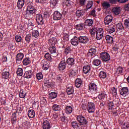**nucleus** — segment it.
<instances>
[{
    "instance_id": "obj_59",
    "label": "nucleus",
    "mask_w": 129,
    "mask_h": 129,
    "mask_svg": "<svg viewBox=\"0 0 129 129\" xmlns=\"http://www.w3.org/2000/svg\"><path fill=\"white\" fill-rule=\"evenodd\" d=\"M36 77L38 80H41V79H43V74L42 73H39L37 74Z\"/></svg>"
},
{
    "instance_id": "obj_35",
    "label": "nucleus",
    "mask_w": 129,
    "mask_h": 129,
    "mask_svg": "<svg viewBox=\"0 0 129 129\" xmlns=\"http://www.w3.org/2000/svg\"><path fill=\"white\" fill-rule=\"evenodd\" d=\"M44 86L46 87H51V83L49 81V79H45L43 81Z\"/></svg>"
},
{
    "instance_id": "obj_27",
    "label": "nucleus",
    "mask_w": 129,
    "mask_h": 129,
    "mask_svg": "<svg viewBox=\"0 0 129 129\" xmlns=\"http://www.w3.org/2000/svg\"><path fill=\"white\" fill-rule=\"evenodd\" d=\"M56 80L58 84H62L63 83V77L61 75H58L56 77Z\"/></svg>"
},
{
    "instance_id": "obj_60",
    "label": "nucleus",
    "mask_w": 129,
    "mask_h": 129,
    "mask_svg": "<svg viewBox=\"0 0 129 129\" xmlns=\"http://www.w3.org/2000/svg\"><path fill=\"white\" fill-rule=\"evenodd\" d=\"M124 25L126 26V28H127V29H129V18H127L125 19L124 21Z\"/></svg>"
},
{
    "instance_id": "obj_3",
    "label": "nucleus",
    "mask_w": 129,
    "mask_h": 129,
    "mask_svg": "<svg viewBox=\"0 0 129 129\" xmlns=\"http://www.w3.org/2000/svg\"><path fill=\"white\" fill-rule=\"evenodd\" d=\"M36 13V9L32 6H29L26 10V16L27 17H32V15Z\"/></svg>"
},
{
    "instance_id": "obj_18",
    "label": "nucleus",
    "mask_w": 129,
    "mask_h": 129,
    "mask_svg": "<svg viewBox=\"0 0 129 129\" xmlns=\"http://www.w3.org/2000/svg\"><path fill=\"white\" fill-rule=\"evenodd\" d=\"M24 58V53H19L17 54L16 56V62L20 64L23 58Z\"/></svg>"
},
{
    "instance_id": "obj_40",
    "label": "nucleus",
    "mask_w": 129,
    "mask_h": 129,
    "mask_svg": "<svg viewBox=\"0 0 129 129\" xmlns=\"http://www.w3.org/2000/svg\"><path fill=\"white\" fill-rule=\"evenodd\" d=\"M75 28L78 31H81L84 29V24H79L76 25Z\"/></svg>"
},
{
    "instance_id": "obj_44",
    "label": "nucleus",
    "mask_w": 129,
    "mask_h": 129,
    "mask_svg": "<svg viewBox=\"0 0 129 129\" xmlns=\"http://www.w3.org/2000/svg\"><path fill=\"white\" fill-rule=\"evenodd\" d=\"M77 74V70H75V69H71L70 70V76H75Z\"/></svg>"
},
{
    "instance_id": "obj_1",
    "label": "nucleus",
    "mask_w": 129,
    "mask_h": 129,
    "mask_svg": "<svg viewBox=\"0 0 129 129\" xmlns=\"http://www.w3.org/2000/svg\"><path fill=\"white\" fill-rule=\"evenodd\" d=\"M100 57L103 62H107L110 60V55L109 53L102 52L100 54Z\"/></svg>"
},
{
    "instance_id": "obj_6",
    "label": "nucleus",
    "mask_w": 129,
    "mask_h": 129,
    "mask_svg": "<svg viewBox=\"0 0 129 129\" xmlns=\"http://www.w3.org/2000/svg\"><path fill=\"white\" fill-rule=\"evenodd\" d=\"M105 29L109 34H112L115 32V26L113 25H106L105 26Z\"/></svg>"
},
{
    "instance_id": "obj_21",
    "label": "nucleus",
    "mask_w": 129,
    "mask_h": 129,
    "mask_svg": "<svg viewBox=\"0 0 129 129\" xmlns=\"http://www.w3.org/2000/svg\"><path fill=\"white\" fill-rule=\"evenodd\" d=\"M24 76L25 78H27L28 79L32 78V77H33V72L31 70L26 71L25 72Z\"/></svg>"
},
{
    "instance_id": "obj_2",
    "label": "nucleus",
    "mask_w": 129,
    "mask_h": 129,
    "mask_svg": "<svg viewBox=\"0 0 129 129\" xmlns=\"http://www.w3.org/2000/svg\"><path fill=\"white\" fill-rule=\"evenodd\" d=\"M89 89L92 94H96L97 93V86L93 83H91L89 85Z\"/></svg>"
},
{
    "instance_id": "obj_43",
    "label": "nucleus",
    "mask_w": 129,
    "mask_h": 129,
    "mask_svg": "<svg viewBox=\"0 0 129 129\" xmlns=\"http://www.w3.org/2000/svg\"><path fill=\"white\" fill-rule=\"evenodd\" d=\"M113 13H114V14L116 15V16H117L118 15H119L120 14V8H114L112 9Z\"/></svg>"
},
{
    "instance_id": "obj_15",
    "label": "nucleus",
    "mask_w": 129,
    "mask_h": 129,
    "mask_svg": "<svg viewBox=\"0 0 129 129\" xmlns=\"http://www.w3.org/2000/svg\"><path fill=\"white\" fill-rule=\"evenodd\" d=\"M62 19V15L60 12L58 11H55L53 14V20L55 21H59V20H61Z\"/></svg>"
},
{
    "instance_id": "obj_61",
    "label": "nucleus",
    "mask_w": 129,
    "mask_h": 129,
    "mask_svg": "<svg viewBox=\"0 0 129 129\" xmlns=\"http://www.w3.org/2000/svg\"><path fill=\"white\" fill-rule=\"evenodd\" d=\"M87 0H80L79 5L81 7H83V6L85 5V3Z\"/></svg>"
},
{
    "instance_id": "obj_51",
    "label": "nucleus",
    "mask_w": 129,
    "mask_h": 129,
    "mask_svg": "<svg viewBox=\"0 0 129 129\" xmlns=\"http://www.w3.org/2000/svg\"><path fill=\"white\" fill-rule=\"evenodd\" d=\"M97 30L98 29L95 27H93L92 29H91L90 30L91 35H92V36H94V35H95V33L97 32Z\"/></svg>"
},
{
    "instance_id": "obj_8",
    "label": "nucleus",
    "mask_w": 129,
    "mask_h": 129,
    "mask_svg": "<svg viewBox=\"0 0 129 129\" xmlns=\"http://www.w3.org/2000/svg\"><path fill=\"white\" fill-rule=\"evenodd\" d=\"M119 92L120 95L125 97L128 95V88L127 87H123L120 89Z\"/></svg>"
},
{
    "instance_id": "obj_30",
    "label": "nucleus",
    "mask_w": 129,
    "mask_h": 129,
    "mask_svg": "<svg viewBox=\"0 0 129 129\" xmlns=\"http://www.w3.org/2000/svg\"><path fill=\"white\" fill-rule=\"evenodd\" d=\"M71 52H72V49H71V47L69 46H66L64 51V54H65V55H68V54H70Z\"/></svg>"
},
{
    "instance_id": "obj_33",
    "label": "nucleus",
    "mask_w": 129,
    "mask_h": 129,
    "mask_svg": "<svg viewBox=\"0 0 129 129\" xmlns=\"http://www.w3.org/2000/svg\"><path fill=\"white\" fill-rule=\"evenodd\" d=\"M73 111V108L71 106H67L66 107V113L67 114H70L72 113Z\"/></svg>"
},
{
    "instance_id": "obj_57",
    "label": "nucleus",
    "mask_w": 129,
    "mask_h": 129,
    "mask_svg": "<svg viewBox=\"0 0 129 129\" xmlns=\"http://www.w3.org/2000/svg\"><path fill=\"white\" fill-rule=\"evenodd\" d=\"M32 36L35 38L39 37V31L38 30H33L32 32Z\"/></svg>"
},
{
    "instance_id": "obj_56",
    "label": "nucleus",
    "mask_w": 129,
    "mask_h": 129,
    "mask_svg": "<svg viewBox=\"0 0 129 129\" xmlns=\"http://www.w3.org/2000/svg\"><path fill=\"white\" fill-rule=\"evenodd\" d=\"M58 4V0H51L50 1V6L51 7H55Z\"/></svg>"
},
{
    "instance_id": "obj_26",
    "label": "nucleus",
    "mask_w": 129,
    "mask_h": 129,
    "mask_svg": "<svg viewBox=\"0 0 129 129\" xmlns=\"http://www.w3.org/2000/svg\"><path fill=\"white\" fill-rule=\"evenodd\" d=\"M28 116L30 118H34L36 114L35 111L33 109L28 110Z\"/></svg>"
},
{
    "instance_id": "obj_47",
    "label": "nucleus",
    "mask_w": 129,
    "mask_h": 129,
    "mask_svg": "<svg viewBox=\"0 0 129 129\" xmlns=\"http://www.w3.org/2000/svg\"><path fill=\"white\" fill-rule=\"evenodd\" d=\"M32 39V35L31 34H27L25 37V41L29 44L30 42H31V39Z\"/></svg>"
},
{
    "instance_id": "obj_63",
    "label": "nucleus",
    "mask_w": 129,
    "mask_h": 129,
    "mask_svg": "<svg viewBox=\"0 0 129 129\" xmlns=\"http://www.w3.org/2000/svg\"><path fill=\"white\" fill-rule=\"evenodd\" d=\"M15 40L17 42H21L22 41V37L20 35L15 36Z\"/></svg>"
},
{
    "instance_id": "obj_58",
    "label": "nucleus",
    "mask_w": 129,
    "mask_h": 129,
    "mask_svg": "<svg viewBox=\"0 0 129 129\" xmlns=\"http://www.w3.org/2000/svg\"><path fill=\"white\" fill-rule=\"evenodd\" d=\"M47 104V100L45 98H43L41 100V105H42V106H45Z\"/></svg>"
},
{
    "instance_id": "obj_10",
    "label": "nucleus",
    "mask_w": 129,
    "mask_h": 129,
    "mask_svg": "<svg viewBox=\"0 0 129 129\" xmlns=\"http://www.w3.org/2000/svg\"><path fill=\"white\" fill-rule=\"evenodd\" d=\"M77 119L79 122L81 123V124H87V120L85 119L84 116L79 115L77 117Z\"/></svg>"
},
{
    "instance_id": "obj_42",
    "label": "nucleus",
    "mask_w": 129,
    "mask_h": 129,
    "mask_svg": "<svg viewBox=\"0 0 129 129\" xmlns=\"http://www.w3.org/2000/svg\"><path fill=\"white\" fill-rule=\"evenodd\" d=\"M72 126L73 128L78 129L80 127V124L76 121H73L72 122Z\"/></svg>"
},
{
    "instance_id": "obj_34",
    "label": "nucleus",
    "mask_w": 129,
    "mask_h": 129,
    "mask_svg": "<svg viewBox=\"0 0 129 129\" xmlns=\"http://www.w3.org/2000/svg\"><path fill=\"white\" fill-rule=\"evenodd\" d=\"M123 72V68H122V67H118L116 70L115 74L116 75H119V74H122Z\"/></svg>"
},
{
    "instance_id": "obj_55",
    "label": "nucleus",
    "mask_w": 129,
    "mask_h": 129,
    "mask_svg": "<svg viewBox=\"0 0 129 129\" xmlns=\"http://www.w3.org/2000/svg\"><path fill=\"white\" fill-rule=\"evenodd\" d=\"M116 28L117 30H119V31H122V30H123V26H122V24H121V23H118L116 25Z\"/></svg>"
},
{
    "instance_id": "obj_20",
    "label": "nucleus",
    "mask_w": 129,
    "mask_h": 129,
    "mask_svg": "<svg viewBox=\"0 0 129 129\" xmlns=\"http://www.w3.org/2000/svg\"><path fill=\"white\" fill-rule=\"evenodd\" d=\"M90 70H91V67L90 66L87 65L83 68V71L84 74H89L90 73Z\"/></svg>"
},
{
    "instance_id": "obj_37",
    "label": "nucleus",
    "mask_w": 129,
    "mask_h": 129,
    "mask_svg": "<svg viewBox=\"0 0 129 129\" xmlns=\"http://www.w3.org/2000/svg\"><path fill=\"white\" fill-rule=\"evenodd\" d=\"M23 65L25 66H27V65H29L31 63V60L30 59V58L29 57H26L23 59Z\"/></svg>"
},
{
    "instance_id": "obj_24",
    "label": "nucleus",
    "mask_w": 129,
    "mask_h": 129,
    "mask_svg": "<svg viewBox=\"0 0 129 129\" xmlns=\"http://www.w3.org/2000/svg\"><path fill=\"white\" fill-rule=\"evenodd\" d=\"M107 96L106 94L105 93V92L104 91H101L99 92L98 97L99 99L102 100L104 99L105 97H106Z\"/></svg>"
},
{
    "instance_id": "obj_38",
    "label": "nucleus",
    "mask_w": 129,
    "mask_h": 129,
    "mask_svg": "<svg viewBox=\"0 0 129 129\" xmlns=\"http://www.w3.org/2000/svg\"><path fill=\"white\" fill-rule=\"evenodd\" d=\"M99 77L102 80V79H105L106 78V73L104 71H101L99 74Z\"/></svg>"
},
{
    "instance_id": "obj_32",
    "label": "nucleus",
    "mask_w": 129,
    "mask_h": 129,
    "mask_svg": "<svg viewBox=\"0 0 129 129\" xmlns=\"http://www.w3.org/2000/svg\"><path fill=\"white\" fill-rule=\"evenodd\" d=\"M52 109L54 110V111H60V110H61V107L59 105L54 104L52 106Z\"/></svg>"
},
{
    "instance_id": "obj_31",
    "label": "nucleus",
    "mask_w": 129,
    "mask_h": 129,
    "mask_svg": "<svg viewBox=\"0 0 129 129\" xmlns=\"http://www.w3.org/2000/svg\"><path fill=\"white\" fill-rule=\"evenodd\" d=\"M86 11V10H78L76 12V15L77 17H81V16H83L85 14Z\"/></svg>"
},
{
    "instance_id": "obj_50",
    "label": "nucleus",
    "mask_w": 129,
    "mask_h": 129,
    "mask_svg": "<svg viewBox=\"0 0 129 129\" xmlns=\"http://www.w3.org/2000/svg\"><path fill=\"white\" fill-rule=\"evenodd\" d=\"M26 92L23 90H20L19 93V97H21V98H25V97H26Z\"/></svg>"
},
{
    "instance_id": "obj_7",
    "label": "nucleus",
    "mask_w": 129,
    "mask_h": 129,
    "mask_svg": "<svg viewBox=\"0 0 129 129\" xmlns=\"http://www.w3.org/2000/svg\"><path fill=\"white\" fill-rule=\"evenodd\" d=\"M48 37H49V39H48L49 45L55 46V45H56V41H57L56 37L54 36V35H51L50 34H48Z\"/></svg>"
},
{
    "instance_id": "obj_9",
    "label": "nucleus",
    "mask_w": 129,
    "mask_h": 129,
    "mask_svg": "<svg viewBox=\"0 0 129 129\" xmlns=\"http://www.w3.org/2000/svg\"><path fill=\"white\" fill-rule=\"evenodd\" d=\"M112 20H113V17H112V16L110 15H107L104 20V23L105 24V26H106L107 25V26H108V25H109V24H110V23H111V22H112Z\"/></svg>"
},
{
    "instance_id": "obj_28",
    "label": "nucleus",
    "mask_w": 129,
    "mask_h": 129,
    "mask_svg": "<svg viewBox=\"0 0 129 129\" xmlns=\"http://www.w3.org/2000/svg\"><path fill=\"white\" fill-rule=\"evenodd\" d=\"M75 85L78 88H79L81 85H82V81L80 79H77L75 82Z\"/></svg>"
},
{
    "instance_id": "obj_11",
    "label": "nucleus",
    "mask_w": 129,
    "mask_h": 129,
    "mask_svg": "<svg viewBox=\"0 0 129 129\" xmlns=\"http://www.w3.org/2000/svg\"><path fill=\"white\" fill-rule=\"evenodd\" d=\"M102 37H103V29L99 28L96 32V39L97 40H101Z\"/></svg>"
},
{
    "instance_id": "obj_17",
    "label": "nucleus",
    "mask_w": 129,
    "mask_h": 129,
    "mask_svg": "<svg viewBox=\"0 0 129 129\" xmlns=\"http://www.w3.org/2000/svg\"><path fill=\"white\" fill-rule=\"evenodd\" d=\"M66 68V61L65 59H62L59 64L58 69L61 71L64 70Z\"/></svg>"
},
{
    "instance_id": "obj_36",
    "label": "nucleus",
    "mask_w": 129,
    "mask_h": 129,
    "mask_svg": "<svg viewBox=\"0 0 129 129\" xmlns=\"http://www.w3.org/2000/svg\"><path fill=\"white\" fill-rule=\"evenodd\" d=\"M93 6V2L91 1H89L87 3L86 7V11H87V10H89V9H91L92 7Z\"/></svg>"
},
{
    "instance_id": "obj_16",
    "label": "nucleus",
    "mask_w": 129,
    "mask_h": 129,
    "mask_svg": "<svg viewBox=\"0 0 129 129\" xmlns=\"http://www.w3.org/2000/svg\"><path fill=\"white\" fill-rule=\"evenodd\" d=\"M41 65L44 70H48L49 67H50V62L45 60H43L41 62Z\"/></svg>"
},
{
    "instance_id": "obj_4",
    "label": "nucleus",
    "mask_w": 129,
    "mask_h": 129,
    "mask_svg": "<svg viewBox=\"0 0 129 129\" xmlns=\"http://www.w3.org/2000/svg\"><path fill=\"white\" fill-rule=\"evenodd\" d=\"M87 110L89 113H93L95 111V105L92 102H88Z\"/></svg>"
},
{
    "instance_id": "obj_41",
    "label": "nucleus",
    "mask_w": 129,
    "mask_h": 129,
    "mask_svg": "<svg viewBox=\"0 0 129 129\" xmlns=\"http://www.w3.org/2000/svg\"><path fill=\"white\" fill-rule=\"evenodd\" d=\"M92 63L94 66H99L101 64V60L98 59H94Z\"/></svg>"
},
{
    "instance_id": "obj_29",
    "label": "nucleus",
    "mask_w": 129,
    "mask_h": 129,
    "mask_svg": "<svg viewBox=\"0 0 129 129\" xmlns=\"http://www.w3.org/2000/svg\"><path fill=\"white\" fill-rule=\"evenodd\" d=\"M105 39L108 44H112L113 43V38H112V37L107 35L105 37Z\"/></svg>"
},
{
    "instance_id": "obj_54",
    "label": "nucleus",
    "mask_w": 129,
    "mask_h": 129,
    "mask_svg": "<svg viewBox=\"0 0 129 129\" xmlns=\"http://www.w3.org/2000/svg\"><path fill=\"white\" fill-rule=\"evenodd\" d=\"M44 57L48 61H52V57H51V55H50V53H49V52L45 53Z\"/></svg>"
},
{
    "instance_id": "obj_64",
    "label": "nucleus",
    "mask_w": 129,
    "mask_h": 129,
    "mask_svg": "<svg viewBox=\"0 0 129 129\" xmlns=\"http://www.w3.org/2000/svg\"><path fill=\"white\" fill-rule=\"evenodd\" d=\"M112 94L114 96L116 95L117 94V89L113 87L112 90Z\"/></svg>"
},
{
    "instance_id": "obj_23",
    "label": "nucleus",
    "mask_w": 129,
    "mask_h": 129,
    "mask_svg": "<svg viewBox=\"0 0 129 129\" xmlns=\"http://www.w3.org/2000/svg\"><path fill=\"white\" fill-rule=\"evenodd\" d=\"M66 62L69 66H73L75 64V59L73 57H69Z\"/></svg>"
},
{
    "instance_id": "obj_62",
    "label": "nucleus",
    "mask_w": 129,
    "mask_h": 129,
    "mask_svg": "<svg viewBox=\"0 0 129 129\" xmlns=\"http://www.w3.org/2000/svg\"><path fill=\"white\" fill-rule=\"evenodd\" d=\"M27 25L29 27H31V26H34V21L31 20H28L27 22Z\"/></svg>"
},
{
    "instance_id": "obj_25",
    "label": "nucleus",
    "mask_w": 129,
    "mask_h": 129,
    "mask_svg": "<svg viewBox=\"0 0 129 129\" xmlns=\"http://www.w3.org/2000/svg\"><path fill=\"white\" fill-rule=\"evenodd\" d=\"M25 5V0H18L17 2V7L19 10H21Z\"/></svg>"
},
{
    "instance_id": "obj_22",
    "label": "nucleus",
    "mask_w": 129,
    "mask_h": 129,
    "mask_svg": "<svg viewBox=\"0 0 129 129\" xmlns=\"http://www.w3.org/2000/svg\"><path fill=\"white\" fill-rule=\"evenodd\" d=\"M118 106L120 104V102H119V100L118 99H116V100H114L113 102H110L108 104V106L111 108L114 105Z\"/></svg>"
},
{
    "instance_id": "obj_48",
    "label": "nucleus",
    "mask_w": 129,
    "mask_h": 129,
    "mask_svg": "<svg viewBox=\"0 0 129 129\" xmlns=\"http://www.w3.org/2000/svg\"><path fill=\"white\" fill-rule=\"evenodd\" d=\"M49 96L50 99H54V98H56V97H57V93L52 92L49 94Z\"/></svg>"
},
{
    "instance_id": "obj_5",
    "label": "nucleus",
    "mask_w": 129,
    "mask_h": 129,
    "mask_svg": "<svg viewBox=\"0 0 129 129\" xmlns=\"http://www.w3.org/2000/svg\"><path fill=\"white\" fill-rule=\"evenodd\" d=\"M42 128L43 129L51 128V124H50V120L47 118L43 119V122L42 124Z\"/></svg>"
},
{
    "instance_id": "obj_39",
    "label": "nucleus",
    "mask_w": 129,
    "mask_h": 129,
    "mask_svg": "<svg viewBox=\"0 0 129 129\" xmlns=\"http://www.w3.org/2000/svg\"><path fill=\"white\" fill-rule=\"evenodd\" d=\"M49 51L51 54H53V53H56V52H57V50H56V47H55V45H50V47L49 48Z\"/></svg>"
},
{
    "instance_id": "obj_45",
    "label": "nucleus",
    "mask_w": 129,
    "mask_h": 129,
    "mask_svg": "<svg viewBox=\"0 0 129 129\" xmlns=\"http://www.w3.org/2000/svg\"><path fill=\"white\" fill-rule=\"evenodd\" d=\"M85 23L87 25V26L91 27V26H92L93 24V20H92V19H87L85 21Z\"/></svg>"
},
{
    "instance_id": "obj_19",
    "label": "nucleus",
    "mask_w": 129,
    "mask_h": 129,
    "mask_svg": "<svg viewBox=\"0 0 129 129\" xmlns=\"http://www.w3.org/2000/svg\"><path fill=\"white\" fill-rule=\"evenodd\" d=\"M95 53H96V47H94L93 48H91L89 50L87 55L90 57H92V56H94L95 55Z\"/></svg>"
},
{
    "instance_id": "obj_46",
    "label": "nucleus",
    "mask_w": 129,
    "mask_h": 129,
    "mask_svg": "<svg viewBox=\"0 0 129 129\" xmlns=\"http://www.w3.org/2000/svg\"><path fill=\"white\" fill-rule=\"evenodd\" d=\"M16 73L18 75V76H23V69L21 68H18L17 69V71L16 72Z\"/></svg>"
},
{
    "instance_id": "obj_12",
    "label": "nucleus",
    "mask_w": 129,
    "mask_h": 129,
    "mask_svg": "<svg viewBox=\"0 0 129 129\" xmlns=\"http://www.w3.org/2000/svg\"><path fill=\"white\" fill-rule=\"evenodd\" d=\"M36 22L38 25H44V19L41 14H37L36 16Z\"/></svg>"
},
{
    "instance_id": "obj_53",
    "label": "nucleus",
    "mask_w": 129,
    "mask_h": 129,
    "mask_svg": "<svg viewBox=\"0 0 129 129\" xmlns=\"http://www.w3.org/2000/svg\"><path fill=\"white\" fill-rule=\"evenodd\" d=\"M102 6L104 9H108L110 7V4L108 2H104L102 3Z\"/></svg>"
},
{
    "instance_id": "obj_49",
    "label": "nucleus",
    "mask_w": 129,
    "mask_h": 129,
    "mask_svg": "<svg viewBox=\"0 0 129 129\" xmlns=\"http://www.w3.org/2000/svg\"><path fill=\"white\" fill-rule=\"evenodd\" d=\"M73 92H74V90L73 89V87H71L67 88V93H68V94L69 95L73 94Z\"/></svg>"
},
{
    "instance_id": "obj_52",
    "label": "nucleus",
    "mask_w": 129,
    "mask_h": 129,
    "mask_svg": "<svg viewBox=\"0 0 129 129\" xmlns=\"http://www.w3.org/2000/svg\"><path fill=\"white\" fill-rule=\"evenodd\" d=\"M2 77L4 79H8L10 78V73H8V72L4 73V72H3L2 73Z\"/></svg>"
},
{
    "instance_id": "obj_13",
    "label": "nucleus",
    "mask_w": 129,
    "mask_h": 129,
    "mask_svg": "<svg viewBox=\"0 0 129 129\" xmlns=\"http://www.w3.org/2000/svg\"><path fill=\"white\" fill-rule=\"evenodd\" d=\"M89 41V39L86 36H80L79 37V42L81 44H87Z\"/></svg>"
},
{
    "instance_id": "obj_14",
    "label": "nucleus",
    "mask_w": 129,
    "mask_h": 129,
    "mask_svg": "<svg viewBox=\"0 0 129 129\" xmlns=\"http://www.w3.org/2000/svg\"><path fill=\"white\" fill-rule=\"evenodd\" d=\"M71 43L73 46H75L76 47L78 46V44H79V38L77 36L74 37L71 40Z\"/></svg>"
}]
</instances>
